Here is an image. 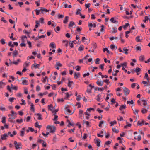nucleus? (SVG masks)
<instances>
[{
  "mask_svg": "<svg viewBox=\"0 0 150 150\" xmlns=\"http://www.w3.org/2000/svg\"><path fill=\"white\" fill-rule=\"evenodd\" d=\"M46 129L49 131L50 133H54L55 131L56 128L53 126L48 125L47 126Z\"/></svg>",
  "mask_w": 150,
  "mask_h": 150,
  "instance_id": "1",
  "label": "nucleus"
},
{
  "mask_svg": "<svg viewBox=\"0 0 150 150\" xmlns=\"http://www.w3.org/2000/svg\"><path fill=\"white\" fill-rule=\"evenodd\" d=\"M94 110V108H88L86 112H85V114L87 115L86 117V118L88 119L89 118V116H90V113L91 110L93 111Z\"/></svg>",
  "mask_w": 150,
  "mask_h": 150,
  "instance_id": "2",
  "label": "nucleus"
},
{
  "mask_svg": "<svg viewBox=\"0 0 150 150\" xmlns=\"http://www.w3.org/2000/svg\"><path fill=\"white\" fill-rule=\"evenodd\" d=\"M88 87L90 88H88L86 91L88 93L90 94L91 93V90L94 88V86L92 85L91 84H90L89 85Z\"/></svg>",
  "mask_w": 150,
  "mask_h": 150,
  "instance_id": "3",
  "label": "nucleus"
},
{
  "mask_svg": "<svg viewBox=\"0 0 150 150\" xmlns=\"http://www.w3.org/2000/svg\"><path fill=\"white\" fill-rule=\"evenodd\" d=\"M9 61L10 62V63L11 64L12 63L16 65H18L19 63L21 62V60L20 59H18L17 61H13L12 62L10 59H9Z\"/></svg>",
  "mask_w": 150,
  "mask_h": 150,
  "instance_id": "4",
  "label": "nucleus"
},
{
  "mask_svg": "<svg viewBox=\"0 0 150 150\" xmlns=\"http://www.w3.org/2000/svg\"><path fill=\"white\" fill-rule=\"evenodd\" d=\"M110 21L112 23H117L118 22V21L116 20V18L114 17L110 19Z\"/></svg>",
  "mask_w": 150,
  "mask_h": 150,
  "instance_id": "5",
  "label": "nucleus"
},
{
  "mask_svg": "<svg viewBox=\"0 0 150 150\" xmlns=\"http://www.w3.org/2000/svg\"><path fill=\"white\" fill-rule=\"evenodd\" d=\"M11 114H9L8 115V116H14L15 117L13 118V119H15L16 117V112L13 111L12 110L11 112Z\"/></svg>",
  "mask_w": 150,
  "mask_h": 150,
  "instance_id": "6",
  "label": "nucleus"
},
{
  "mask_svg": "<svg viewBox=\"0 0 150 150\" xmlns=\"http://www.w3.org/2000/svg\"><path fill=\"white\" fill-rule=\"evenodd\" d=\"M123 89L124 92L126 95H127L129 93V91L125 87Z\"/></svg>",
  "mask_w": 150,
  "mask_h": 150,
  "instance_id": "7",
  "label": "nucleus"
},
{
  "mask_svg": "<svg viewBox=\"0 0 150 150\" xmlns=\"http://www.w3.org/2000/svg\"><path fill=\"white\" fill-rule=\"evenodd\" d=\"M95 143L96 144V145L98 147L100 146V143L101 142L100 140L98 139H96Z\"/></svg>",
  "mask_w": 150,
  "mask_h": 150,
  "instance_id": "8",
  "label": "nucleus"
},
{
  "mask_svg": "<svg viewBox=\"0 0 150 150\" xmlns=\"http://www.w3.org/2000/svg\"><path fill=\"white\" fill-rule=\"evenodd\" d=\"M17 132L16 131H14L13 132L12 134H11V132H8V135H10L11 137H13L14 135H16Z\"/></svg>",
  "mask_w": 150,
  "mask_h": 150,
  "instance_id": "9",
  "label": "nucleus"
},
{
  "mask_svg": "<svg viewBox=\"0 0 150 150\" xmlns=\"http://www.w3.org/2000/svg\"><path fill=\"white\" fill-rule=\"evenodd\" d=\"M80 75V74L79 73H75L74 74V77L76 79H78L79 76Z\"/></svg>",
  "mask_w": 150,
  "mask_h": 150,
  "instance_id": "10",
  "label": "nucleus"
},
{
  "mask_svg": "<svg viewBox=\"0 0 150 150\" xmlns=\"http://www.w3.org/2000/svg\"><path fill=\"white\" fill-rule=\"evenodd\" d=\"M75 24L72 21H71L70 22L69 24V28H71L73 26L75 25Z\"/></svg>",
  "mask_w": 150,
  "mask_h": 150,
  "instance_id": "11",
  "label": "nucleus"
},
{
  "mask_svg": "<svg viewBox=\"0 0 150 150\" xmlns=\"http://www.w3.org/2000/svg\"><path fill=\"white\" fill-rule=\"evenodd\" d=\"M142 39V38L141 36H137L136 38V40L137 42H140Z\"/></svg>",
  "mask_w": 150,
  "mask_h": 150,
  "instance_id": "12",
  "label": "nucleus"
},
{
  "mask_svg": "<svg viewBox=\"0 0 150 150\" xmlns=\"http://www.w3.org/2000/svg\"><path fill=\"white\" fill-rule=\"evenodd\" d=\"M50 47L53 48H56V45L55 43L54 42L51 43L49 45Z\"/></svg>",
  "mask_w": 150,
  "mask_h": 150,
  "instance_id": "13",
  "label": "nucleus"
},
{
  "mask_svg": "<svg viewBox=\"0 0 150 150\" xmlns=\"http://www.w3.org/2000/svg\"><path fill=\"white\" fill-rule=\"evenodd\" d=\"M74 84L73 82L72 81H69L68 83V86L69 87H71L72 86V84Z\"/></svg>",
  "mask_w": 150,
  "mask_h": 150,
  "instance_id": "14",
  "label": "nucleus"
},
{
  "mask_svg": "<svg viewBox=\"0 0 150 150\" xmlns=\"http://www.w3.org/2000/svg\"><path fill=\"white\" fill-rule=\"evenodd\" d=\"M123 50L124 51V53L125 54H128V51L129 50L127 49L126 47H124L123 48Z\"/></svg>",
  "mask_w": 150,
  "mask_h": 150,
  "instance_id": "15",
  "label": "nucleus"
},
{
  "mask_svg": "<svg viewBox=\"0 0 150 150\" xmlns=\"http://www.w3.org/2000/svg\"><path fill=\"white\" fill-rule=\"evenodd\" d=\"M16 148L18 149L21 148V144L20 143H18V144L15 146Z\"/></svg>",
  "mask_w": 150,
  "mask_h": 150,
  "instance_id": "16",
  "label": "nucleus"
},
{
  "mask_svg": "<svg viewBox=\"0 0 150 150\" xmlns=\"http://www.w3.org/2000/svg\"><path fill=\"white\" fill-rule=\"evenodd\" d=\"M126 108V105H121L120 108H119V110H122L123 109H125Z\"/></svg>",
  "mask_w": 150,
  "mask_h": 150,
  "instance_id": "17",
  "label": "nucleus"
},
{
  "mask_svg": "<svg viewBox=\"0 0 150 150\" xmlns=\"http://www.w3.org/2000/svg\"><path fill=\"white\" fill-rule=\"evenodd\" d=\"M69 19V17L68 16H66L64 18V20L63 21V23L65 24H66L68 22Z\"/></svg>",
  "mask_w": 150,
  "mask_h": 150,
  "instance_id": "18",
  "label": "nucleus"
},
{
  "mask_svg": "<svg viewBox=\"0 0 150 150\" xmlns=\"http://www.w3.org/2000/svg\"><path fill=\"white\" fill-rule=\"evenodd\" d=\"M30 64V62L26 61L25 62V64L23 65V66L24 67H26L28 66Z\"/></svg>",
  "mask_w": 150,
  "mask_h": 150,
  "instance_id": "19",
  "label": "nucleus"
},
{
  "mask_svg": "<svg viewBox=\"0 0 150 150\" xmlns=\"http://www.w3.org/2000/svg\"><path fill=\"white\" fill-rule=\"evenodd\" d=\"M110 47L112 50H115L117 49V47L116 46H115L114 45H111L110 46Z\"/></svg>",
  "mask_w": 150,
  "mask_h": 150,
  "instance_id": "20",
  "label": "nucleus"
},
{
  "mask_svg": "<svg viewBox=\"0 0 150 150\" xmlns=\"http://www.w3.org/2000/svg\"><path fill=\"white\" fill-rule=\"evenodd\" d=\"M8 137V135L7 134H4L1 136V139L2 140H5L6 139V137Z\"/></svg>",
  "mask_w": 150,
  "mask_h": 150,
  "instance_id": "21",
  "label": "nucleus"
},
{
  "mask_svg": "<svg viewBox=\"0 0 150 150\" xmlns=\"http://www.w3.org/2000/svg\"><path fill=\"white\" fill-rule=\"evenodd\" d=\"M144 124L143 121L142 120L140 121L139 120L138 122L137 125H139L140 126H142Z\"/></svg>",
  "mask_w": 150,
  "mask_h": 150,
  "instance_id": "22",
  "label": "nucleus"
},
{
  "mask_svg": "<svg viewBox=\"0 0 150 150\" xmlns=\"http://www.w3.org/2000/svg\"><path fill=\"white\" fill-rule=\"evenodd\" d=\"M30 110H32L33 111H35V109H34V104L33 103H31L30 104Z\"/></svg>",
  "mask_w": 150,
  "mask_h": 150,
  "instance_id": "23",
  "label": "nucleus"
},
{
  "mask_svg": "<svg viewBox=\"0 0 150 150\" xmlns=\"http://www.w3.org/2000/svg\"><path fill=\"white\" fill-rule=\"evenodd\" d=\"M81 9H78L77 10L76 12V15H78L79 14L80 15V16H81L82 15L80 13V12L81 11Z\"/></svg>",
  "mask_w": 150,
  "mask_h": 150,
  "instance_id": "24",
  "label": "nucleus"
},
{
  "mask_svg": "<svg viewBox=\"0 0 150 150\" xmlns=\"http://www.w3.org/2000/svg\"><path fill=\"white\" fill-rule=\"evenodd\" d=\"M37 116H38V119L39 120H42V118L41 117L42 116L40 114L38 113L37 114Z\"/></svg>",
  "mask_w": 150,
  "mask_h": 150,
  "instance_id": "25",
  "label": "nucleus"
},
{
  "mask_svg": "<svg viewBox=\"0 0 150 150\" xmlns=\"http://www.w3.org/2000/svg\"><path fill=\"white\" fill-rule=\"evenodd\" d=\"M101 97V95L100 94H98L97 96V100L98 101H100L101 100V99H100V98Z\"/></svg>",
  "mask_w": 150,
  "mask_h": 150,
  "instance_id": "26",
  "label": "nucleus"
},
{
  "mask_svg": "<svg viewBox=\"0 0 150 150\" xmlns=\"http://www.w3.org/2000/svg\"><path fill=\"white\" fill-rule=\"evenodd\" d=\"M117 123V122L115 120H114L113 121H112L110 122V126H112L114 125L115 124Z\"/></svg>",
  "mask_w": 150,
  "mask_h": 150,
  "instance_id": "27",
  "label": "nucleus"
},
{
  "mask_svg": "<svg viewBox=\"0 0 150 150\" xmlns=\"http://www.w3.org/2000/svg\"><path fill=\"white\" fill-rule=\"evenodd\" d=\"M88 27H89V30L90 31H91L92 30V28L93 26V24L92 23H89Z\"/></svg>",
  "mask_w": 150,
  "mask_h": 150,
  "instance_id": "28",
  "label": "nucleus"
},
{
  "mask_svg": "<svg viewBox=\"0 0 150 150\" xmlns=\"http://www.w3.org/2000/svg\"><path fill=\"white\" fill-rule=\"evenodd\" d=\"M48 109H49L50 110L52 111H53V108L52 106V104H50V105L48 106Z\"/></svg>",
  "mask_w": 150,
  "mask_h": 150,
  "instance_id": "29",
  "label": "nucleus"
},
{
  "mask_svg": "<svg viewBox=\"0 0 150 150\" xmlns=\"http://www.w3.org/2000/svg\"><path fill=\"white\" fill-rule=\"evenodd\" d=\"M35 126L36 127H38L39 128H40L42 127V126L41 125H38V121H37L35 124Z\"/></svg>",
  "mask_w": 150,
  "mask_h": 150,
  "instance_id": "30",
  "label": "nucleus"
},
{
  "mask_svg": "<svg viewBox=\"0 0 150 150\" xmlns=\"http://www.w3.org/2000/svg\"><path fill=\"white\" fill-rule=\"evenodd\" d=\"M62 66V64L60 63L59 62H57L56 63V64L55 65V66H58L59 67H61Z\"/></svg>",
  "mask_w": 150,
  "mask_h": 150,
  "instance_id": "31",
  "label": "nucleus"
},
{
  "mask_svg": "<svg viewBox=\"0 0 150 150\" xmlns=\"http://www.w3.org/2000/svg\"><path fill=\"white\" fill-rule=\"evenodd\" d=\"M145 57L144 56V55H142L139 57V60L141 61H143L144 60V59Z\"/></svg>",
  "mask_w": 150,
  "mask_h": 150,
  "instance_id": "32",
  "label": "nucleus"
},
{
  "mask_svg": "<svg viewBox=\"0 0 150 150\" xmlns=\"http://www.w3.org/2000/svg\"><path fill=\"white\" fill-rule=\"evenodd\" d=\"M39 66V64H34L32 66V67H34L35 68H38Z\"/></svg>",
  "mask_w": 150,
  "mask_h": 150,
  "instance_id": "33",
  "label": "nucleus"
},
{
  "mask_svg": "<svg viewBox=\"0 0 150 150\" xmlns=\"http://www.w3.org/2000/svg\"><path fill=\"white\" fill-rule=\"evenodd\" d=\"M103 51L105 52V51L107 52V53L110 54V52L108 50L107 48H104L103 49Z\"/></svg>",
  "mask_w": 150,
  "mask_h": 150,
  "instance_id": "34",
  "label": "nucleus"
},
{
  "mask_svg": "<svg viewBox=\"0 0 150 150\" xmlns=\"http://www.w3.org/2000/svg\"><path fill=\"white\" fill-rule=\"evenodd\" d=\"M111 143V142L110 141H108L106 142L104 146L105 147L106 146L110 144Z\"/></svg>",
  "mask_w": 150,
  "mask_h": 150,
  "instance_id": "35",
  "label": "nucleus"
},
{
  "mask_svg": "<svg viewBox=\"0 0 150 150\" xmlns=\"http://www.w3.org/2000/svg\"><path fill=\"white\" fill-rule=\"evenodd\" d=\"M100 61V59L99 58L96 59L95 60V64H99V61Z\"/></svg>",
  "mask_w": 150,
  "mask_h": 150,
  "instance_id": "36",
  "label": "nucleus"
},
{
  "mask_svg": "<svg viewBox=\"0 0 150 150\" xmlns=\"http://www.w3.org/2000/svg\"><path fill=\"white\" fill-rule=\"evenodd\" d=\"M112 130L113 132L115 133H117L119 132V130L116 129L115 128H113L112 129Z\"/></svg>",
  "mask_w": 150,
  "mask_h": 150,
  "instance_id": "37",
  "label": "nucleus"
},
{
  "mask_svg": "<svg viewBox=\"0 0 150 150\" xmlns=\"http://www.w3.org/2000/svg\"><path fill=\"white\" fill-rule=\"evenodd\" d=\"M141 69L140 68L137 67L136 68L135 70V71L136 73L139 72L141 71Z\"/></svg>",
  "mask_w": 150,
  "mask_h": 150,
  "instance_id": "38",
  "label": "nucleus"
},
{
  "mask_svg": "<svg viewBox=\"0 0 150 150\" xmlns=\"http://www.w3.org/2000/svg\"><path fill=\"white\" fill-rule=\"evenodd\" d=\"M83 113V111L81 110H80L79 112V117H81L82 116V115Z\"/></svg>",
  "mask_w": 150,
  "mask_h": 150,
  "instance_id": "39",
  "label": "nucleus"
},
{
  "mask_svg": "<svg viewBox=\"0 0 150 150\" xmlns=\"http://www.w3.org/2000/svg\"><path fill=\"white\" fill-rule=\"evenodd\" d=\"M84 48L83 46V45H81L79 47L78 49V50L80 51H81L83 50Z\"/></svg>",
  "mask_w": 150,
  "mask_h": 150,
  "instance_id": "40",
  "label": "nucleus"
},
{
  "mask_svg": "<svg viewBox=\"0 0 150 150\" xmlns=\"http://www.w3.org/2000/svg\"><path fill=\"white\" fill-rule=\"evenodd\" d=\"M147 110L143 108L142 109V110H141V112L142 113L144 114V113H146L147 112Z\"/></svg>",
  "mask_w": 150,
  "mask_h": 150,
  "instance_id": "41",
  "label": "nucleus"
},
{
  "mask_svg": "<svg viewBox=\"0 0 150 150\" xmlns=\"http://www.w3.org/2000/svg\"><path fill=\"white\" fill-rule=\"evenodd\" d=\"M39 23L40 22L42 24H43L44 23V19L43 18H40L39 21Z\"/></svg>",
  "mask_w": 150,
  "mask_h": 150,
  "instance_id": "42",
  "label": "nucleus"
},
{
  "mask_svg": "<svg viewBox=\"0 0 150 150\" xmlns=\"http://www.w3.org/2000/svg\"><path fill=\"white\" fill-rule=\"evenodd\" d=\"M16 122L18 123H21L23 122V120L22 119H17Z\"/></svg>",
  "mask_w": 150,
  "mask_h": 150,
  "instance_id": "43",
  "label": "nucleus"
},
{
  "mask_svg": "<svg viewBox=\"0 0 150 150\" xmlns=\"http://www.w3.org/2000/svg\"><path fill=\"white\" fill-rule=\"evenodd\" d=\"M97 84L99 86H102L103 85V82H102L101 83L99 81H98L96 82Z\"/></svg>",
  "mask_w": 150,
  "mask_h": 150,
  "instance_id": "44",
  "label": "nucleus"
},
{
  "mask_svg": "<svg viewBox=\"0 0 150 150\" xmlns=\"http://www.w3.org/2000/svg\"><path fill=\"white\" fill-rule=\"evenodd\" d=\"M42 134L45 137H47V135L49 134V132H47L46 134H45L44 133L42 132Z\"/></svg>",
  "mask_w": 150,
  "mask_h": 150,
  "instance_id": "45",
  "label": "nucleus"
},
{
  "mask_svg": "<svg viewBox=\"0 0 150 150\" xmlns=\"http://www.w3.org/2000/svg\"><path fill=\"white\" fill-rule=\"evenodd\" d=\"M36 24L35 26V28H37L39 25V21H35Z\"/></svg>",
  "mask_w": 150,
  "mask_h": 150,
  "instance_id": "46",
  "label": "nucleus"
},
{
  "mask_svg": "<svg viewBox=\"0 0 150 150\" xmlns=\"http://www.w3.org/2000/svg\"><path fill=\"white\" fill-rule=\"evenodd\" d=\"M142 101L143 102V105H144V107H145V106L147 105V102L146 100H142Z\"/></svg>",
  "mask_w": 150,
  "mask_h": 150,
  "instance_id": "47",
  "label": "nucleus"
},
{
  "mask_svg": "<svg viewBox=\"0 0 150 150\" xmlns=\"http://www.w3.org/2000/svg\"><path fill=\"white\" fill-rule=\"evenodd\" d=\"M6 118L5 117H3L2 118V120L1 121L4 124L6 122Z\"/></svg>",
  "mask_w": 150,
  "mask_h": 150,
  "instance_id": "48",
  "label": "nucleus"
},
{
  "mask_svg": "<svg viewBox=\"0 0 150 150\" xmlns=\"http://www.w3.org/2000/svg\"><path fill=\"white\" fill-rule=\"evenodd\" d=\"M48 93L47 92H45L43 93H40L38 95L40 96H42L44 95H46Z\"/></svg>",
  "mask_w": 150,
  "mask_h": 150,
  "instance_id": "49",
  "label": "nucleus"
},
{
  "mask_svg": "<svg viewBox=\"0 0 150 150\" xmlns=\"http://www.w3.org/2000/svg\"><path fill=\"white\" fill-rule=\"evenodd\" d=\"M129 25V24L128 23H126L125 25L123 26V28L124 29H125L127 27H128Z\"/></svg>",
  "mask_w": 150,
  "mask_h": 150,
  "instance_id": "50",
  "label": "nucleus"
},
{
  "mask_svg": "<svg viewBox=\"0 0 150 150\" xmlns=\"http://www.w3.org/2000/svg\"><path fill=\"white\" fill-rule=\"evenodd\" d=\"M66 95L64 98V99H67L69 98L70 96V95L68 93H65Z\"/></svg>",
  "mask_w": 150,
  "mask_h": 150,
  "instance_id": "51",
  "label": "nucleus"
},
{
  "mask_svg": "<svg viewBox=\"0 0 150 150\" xmlns=\"http://www.w3.org/2000/svg\"><path fill=\"white\" fill-rule=\"evenodd\" d=\"M22 83L23 85H27V81L25 80H23Z\"/></svg>",
  "mask_w": 150,
  "mask_h": 150,
  "instance_id": "52",
  "label": "nucleus"
},
{
  "mask_svg": "<svg viewBox=\"0 0 150 150\" xmlns=\"http://www.w3.org/2000/svg\"><path fill=\"white\" fill-rule=\"evenodd\" d=\"M8 45L9 46L13 47L14 46V45L12 44V42L11 41H10L9 42Z\"/></svg>",
  "mask_w": 150,
  "mask_h": 150,
  "instance_id": "53",
  "label": "nucleus"
},
{
  "mask_svg": "<svg viewBox=\"0 0 150 150\" xmlns=\"http://www.w3.org/2000/svg\"><path fill=\"white\" fill-rule=\"evenodd\" d=\"M66 111H67L71 115L72 114V113H71V111L69 109H68L66 108Z\"/></svg>",
  "mask_w": 150,
  "mask_h": 150,
  "instance_id": "54",
  "label": "nucleus"
},
{
  "mask_svg": "<svg viewBox=\"0 0 150 150\" xmlns=\"http://www.w3.org/2000/svg\"><path fill=\"white\" fill-rule=\"evenodd\" d=\"M81 96L80 95H78L77 96L76 100L79 101L81 100Z\"/></svg>",
  "mask_w": 150,
  "mask_h": 150,
  "instance_id": "55",
  "label": "nucleus"
},
{
  "mask_svg": "<svg viewBox=\"0 0 150 150\" xmlns=\"http://www.w3.org/2000/svg\"><path fill=\"white\" fill-rule=\"evenodd\" d=\"M13 55L16 56L18 54V52L17 51L15 50L13 53Z\"/></svg>",
  "mask_w": 150,
  "mask_h": 150,
  "instance_id": "56",
  "label": "nucleus"
},
{
  "mask_svg": "<svg viewBox=\"0 0 150 150\" xmlns=\"http://www.w3.org/2000/svg\"><path fill=\"white\" fill-rule=\"evenodd\" d=\"M21 101L22 102V103H20V104L21 105H25L26 104V103L25 102V100H24L23 99H21Z\"/></svg>",
  "mask_w": 150,
  "mask_h": 150,
  "instance_id": "57",
  "label": "nucleus"
},
{
  "mask_svg": "<svg viewBox=\"0 0 150 150\" xmlns=\"http://www.w3.org/2000/svg\"><path fill=\"white\" fill-rule=\"evenodd\" d=\"M104 123L103 121H101L100 122V123L99 125V127H102V125Z\"/></svg>",
  "mask_w": 150,
  "mask_h": 150,
  "instance_id": "58",
  "label": "nucleus"
},
{
  "mask_svg": "<svg viewBox=\"0 0 150 150\" xmlns=\"http://www.w3.org/2000/svg\"><path fill=\"white\" fill-rule=\"evenodd\" d=\"M0 42L2 44L5 43V40L4 39H1L0 40Z\"/></svg>",
  "mask_w": 150,
  "mask_h": 150,
  "instance_id": "59",
  "label": "nucleus"
},
{
  "mask_svg": "<svg viewBox=\"0 0 150 150\" xmlns=\"http://www.w3.org/2000/svg\"><path fill=\"white\" fill-rule=\"evenodd\" d=\"M54 30L56 32H57V31H60V28L59 27L57 26L56 27V28L54 29Z\"/></svg>",
  "mask_w": 150,
  "mask_h": 150,
  "instance_id": "60",
  "label": "nucleus"
},
{
  "mask_svg": "<svg viewBox=\"0 0 150 150\" xmlns=\"http://www.w3.org/2000/svg\"><path fill=\"white\" fill-rule=\"evenodd\" d=\"M8 121L10 122H13V123H15V121L12 119V118L11 117H10L9 118Z\"/></svg>",
  "mask_w": 150,
  "mask_h": 150,
  "instance_id": "61",
  "label": "nucleus"
},
{
  "mask_svg": "<svg viewBox=\"0 0 150 150\" xmlns=\"http://www.w3.org/2000/svg\"><path fill=\"white\" fill-rule=\"evenodd\" d=\"M20 136L21 137H23L24 135V131H21L20 132Z\"/></svg>",
  "mask_w": 150,
  "mask_h": 150,
  "instance_id": "62",
  "label": "nucleus"
},
{
  "mask_svg": "<svg viewBox=\"0 0 150 150\" xmlns=\"http://www.w3.org/2000/svg\"><path fill=\"white\" fill-rule=\"evenodd\" d=\"M149 19L148 17L147 16H145L144 17V19L143 20V21L145 23L146 21H147Z\"/></svg>",
  "mask_w": 150,
  "mask_h": 150,
  "instance_id": "63",
  "label": "nucleus"
},
{
  "mask_svg": "<svg viewBox=\"0 0 150 150\" xmlns=\"http://www.w3.org/2000/svg\"><path fill=\"white\" fill-rule=\"evenodd\" d=\"M135 49L137 51H140L141 50V47L140 46H137L136 47Z\"/></svg>",
  "mask_w": 150,
  "mask_h": 150,
  "instance_id": "64",
  "label": "nucleus"
}]
</instances>
